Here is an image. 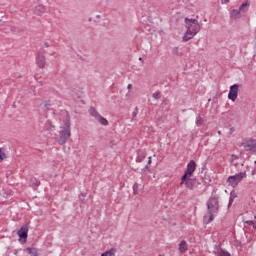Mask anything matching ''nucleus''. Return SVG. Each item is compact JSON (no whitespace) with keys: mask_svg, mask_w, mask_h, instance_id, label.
I'll list each match as a JSON object with an SVG mask.
<instances>
[{"mask_svg":"<svg viewBox=\"0 0 256 256\" xmlns=\"http://www.w3.org/2000/svg\"><path fill=\"white\" fill-rule=\"evenodd\" d=\"M69 137H71V120L69 115L66 114L62 127H60V130L54 135V141H56L58 145H65Z\"/></svg>","mask_w":256,"mask_h":256,"instance_id":"nucleus-1","label":"nucleus"},{"mask_svg":"<svg viewBox=\"0 0 256 256\" xmlns=\"http://www.w3.org/2000/svg\"><path fill=\"white\" fill-rule=\"evenodd\" d=\"M184 23L186 32L182 37V41L183 43H187V41H191V39H193V37H195V35L201 31V24H199V20L189 18H185Z\"/></svg>","mask_w":256,"mask_h":256,"instance_id":"nucleus-2","label":"nucleus"},{"mask_svg":"<svg viewBox=\"0 0 256 256\" xmlns=\"http://www.w3.org/2000/svg\"><path fill=\"white\" fill-rule=\"evenodd\" d=\"M207 211L208 215L204 216V223H211L213 222V219H215V215H217V212L219 211V201L217 198H210L207 203Z\"/></svg>","mask_w":256,"mask_h":256,"instance_id":"nucleus-3","label":"nucleus"},{"mask_svg":"<svg viewBox=\"0 0 256 256\" xmlns=\"http://www.w3.org/2000/svg\"><path fill=\"white\" fill-rule=\"evenodd\" d=\"M246 176L247 174L245 172H240L236 175L230 176L227 179V184L229 185V187H237L239 183H241V181L245 179Z\"/></svg>","mask_w":256,"mask_h":256,"instance_id":"nucleus-4","label":"nucleus"},{"mask_svg":"<svg viewBox=\"0 0 256 256\" xmlns=\"http://www.w3.org/2000/svg\"><path fill=\"white\" fill-rule=\"evenodd\" d=\"M89 113L91 117H93V119H95L97 123H99L100 125H103V127H107L109 125V121L105 119V117H102V115L97 111V109L91 107L89 109Z\"/></svg>","mask_w":256,"mask_h":256,"instance_id":"nucleus-5","label":"nucleus"},{"mask_svg":"<svg viewBox=\"0 0 256 256\" xmlns=\"http://www.w3.org/2000/svg\"><path fill=\"white\" fill-rule=\"evenodd\" d=\"M240 147H243L244 151H256V140L252 138H246L240 143Z\"/></svg>","mask_w":256,"mask_h":256,"instance_id":"nucleus-6","label":"nucleus"},{"mask_svg":"<svg viewBox=\"0 0 256 256\" xmlns=\"http://www.w3.org/2000/svg\"><path fill=\"white\" fill-rule=\"evenodd\" d=\"M237 97H239V85L234 84L230 87L229 93H228V99L230 101H237Z\"/></svg>","mask_w":256,"mask_h":256,"instance_id":"nucleus-7","label":"nucleus"},{"mask_svg":"<svg viewBox=\"0 0 256 256\" xmlns=\"http://www.w3.org/2000/svg\"><path fill=\"white\" fill-rule=\"evenodd\" d=\"M196 168H197V164L195 163V160H191L187 164V169L185 171V174L183 175V179H185V177H192L193 173H195Z\"/></svg>","mask_w":256,"mask_h":256,"instance_id":"nucleus-8","label":"nucleus"},{"mask_svg":"<svg viewBox=\"0 0 256 256\" xmlns=\"http://www.w3.org/2000/svg\"><path fill=\"white\" fill-rule=\"evenodd\" d=\"M45 54L38 52L36 54V65L40 68L43 69V67H45Z\"/></svg>","mask_w":256,"mask_h":256,"instance_id":"nucleus-9","label":"nucleus"},{"mask_svg":"<svg viewBox=\"0 0 256 256\" xmlns=\"http://www.w3.org/2000/svg\"><path fill=\"white\" fill-rule=\"evenodd\" d=\"M180 185H185L187 189H193V180H191V177H185V179H183L182 176Z\"/></svg>","mask_w":256,"mask_h":256,"instance_id":"nucleus-10","label":"nucleus"},{"mask_svg":"<svg viewBox=\"0 0 256 256\" xmlns=\"http://www.w3.org/2000/svg\"><path fill=\"white\" fill-rule=\"evenodd\" d=\"M34 15L41 16L43 13H45V6L43 4H37L34 9Z\"/></svg>","mask_w":256,"mask_h":256,"instance_id":"nucleus-11","label":"nucleus"},{"mask_svg":"<svg viewBox=\"0 0 256 256\" xmlns=\"http://www.w3.org/2000/svg\"><path fill=\"white\" fill-rule=\"evenodd\" d=\"M28 232H29V230L27 229V227H22L18 231V237H20V239H27Z\"/></svg>","mask_w":256,"mask_h":256,"instance_id":"nucleus-12","label":"nucleus"},{"mask_svg":"<svg viewBox=\"0 0 256 256\" xmlns=\"http://www.w3.org/2000/svg\"><path fill=\"white\" fill-rule=\"evenodd\" d=\"M215 253L218 256H231V253H229L227 250H223V248H217Z\"/></svg>","mask_w":256,"mask_h":256,"instance_id":"nucleus-13","label":"nucleus"},{"mask_svg":"<svg viewBox=\"0 0 256 256\" xmlns=\"http://www.w3.org/2000/svg\"><path fill=\"white\" fill-rule=\"evenodd\" d=\"M179 251L181 252V253H185L186 251H187V249H188V245H187V242L185 241V240H182L181 242H180V244H179Z\"/></svg>","mask_w":256,"mask_h":256,"instance_id":"nucleus-14","label":"nucleus"},{"mask_svg":"<svg viewBox=\"0 0 256 256\" xmlns=\"http://www.w3.org/2000/svg\"><path fill=\"white\" fill-rule=\"evenodd\" d=\"M240 15H241V11H239V9H238V10H237V9H234V10H232V11L230 12L231 18H232V19H235V20L239 19Z\"/></svg>","mask_w":256,"mask_h":256,"instance_id":"nucleus-15","label":"nucleus"},{"mask_svg":"<svg viewBox=\"0 0 256 256\" xmlns=\"http://www.w3.org/2000/svg\"><path fill=\"white\" fill-rule=\"evenodd\" d=\"M240 11V13H247V11H249V3L248 2H244L238 9Z\"/></svg>","mask_w":256,"mask_h":256,"instance_id":"nucleus-16","label":"nucleus"},{"mask_svg":"<svg viewBox=\"0 0 256 256\" xmlns=\"http://www.w3.org/2000/svg\"><path fill=\"white\" fill-rule=\"evenodd\" d=\"M235 199H237V193L235 191H232L230 193L228 208L231 207V205H233V201H235Z\"/></svg>","mask_w":256,"mask_h":256,"instance_id":"nucleus-17","label":"nucleus"},{"mask_svg":"<svg viewBox=\"0 0 256 256\" xmlns=\"http://www.w3.org/2000/svg\"><path fill=\"white\" fill-rule=\"evenodd\" d=\"M117 253V250L115 248H111L109 251L104 252L105 256H115Z\"/></svg>","mask_w":256,"mask_h":256,"instance_id":"nucleus-18","label":"nucleus"},{"mask_svg":"<svg viewBox=\"0 0 256 256\" xmlns=\"http://www.w3.org/2000/svg\"><path fill=\"white\" fill-rule=\"evenodd\" d=\"M204 121L205 120L203 119V117H201V116L196 117V127H201V125H203Z\"/></svg>","mask_w":256,"mask_h":256,"instance_id":"nucleus-19","label":"nucleus"},{"mask_svg":"<svg viewBox=\"0 0 256 256\" xmlns=\"http://www.w3.org/2000/svg\"><path fill=\"white\" fill-rule=\"evenodd\" d=\"M143 159H145V153H143V152L138 153V156L136 158V162L141 163L143 161Z\"/></svg>","mask_w":256,"mask_h":256,"instance_id":"nucleus-20","label":"nucleus"},{"mask_svg":"<svg viewBox=\"0 0 256 256\" xmlns=\"http://www.w3.org/2000/svg\"><path fill=\"white\" fill-rule=\"evenodd\" d=\"M7 159V154H5V150L0 148V161H5Z\"/></svg>","mask_w":256,"mask_h":256,"instance_id":"nucleus-21","label":"nucleus"},{"mask_svg":"<svg viewBox=\"0 0 256 256\" xmlns=\"http://www.w3.org/2000/svg\"><path fill=\"white\" fill-rule=\"evenodd\" d=\"M28 253H30L31 256H37L38 251L37 248H27Z\"/></svg>","mask_w":256,"mask_h":256,"instance_id":"nucleus-22","label":"nucleus"},{"mask_svg":"<svg viewBox=\"0 0 256 256\" xmlns=\"http://www.w3.org/2000/svg\"><path fill=\"white\" fill-rule=\"evenodd\" d=\"M46 129H48V131H53L55 129V125L48 122L46 124Z\"/></svg>","mask_w":256,"mask_h":256,"instance_id":"nucleus-23","label":"nucleus"},{"mask_svg":"<svg viewBox=\"0 0 256 256\" xmlns=\"http://www.w3.org/2000/svg\"><path fill=\"white\" fill-rule=\"evenodd\" d=\"M238 157L235 154H232L230 157V163H235V161H237Z\"/></svg>","mask_w":256,"mask_h":256,"instance_id":"nucleus-24","label":"nucleus"},{"mask_svg":"<svg viewBox=\"0 0 256 256\" xmlns=\"http://www.w3.org/2000/svg\"><path fill=\"white\" fill-rule=\"evenodd\" d=\"M137 189H139V183H134L133 185L134 195H137Z\"/></svg>","mask_w":256,"mask_h":256,"instance_id":"nucleus-25","label":"nucleus"},{"mask_svg":"<svg viewBox=\"0 0 256 256\" xmlns=\"http://www.w3.org/2000/svg\"><path fill=\"white\" fill-rule=\"evenodd\" d=\"M152 97H153L154 99H159V93H158V92L153 93V94H152Z\"/></svg>","mask_w":256,"mask_h":256,"instance_id":"nucleus-26","label":"nucleus"},{"mask_svg":"<svg viewBox=\"0 0 256 256\" xmlns=\"http://www.w3.org/2000/svg\"><path fill=\"white\" fill-rule=\"evenodd\" d=\"M247 225H255V222L253 220L246 221Z\"/></svg>","mask_w":256,"mask_h":256,"instance_id":"nucleus-27","label":"nucleus"},{"mask_svg":"<svg viewBox=\"0 0 256 256\" xmlns=\"http://www.w3.org/2000/svg\"><path fill=\"white\" fill-rule=\"evenodd\" d=\"M127 89H128V90L133 89V85H132V84H128Z\"/></svg>","mask_w":256,"mask_h":256,"instance_id":"nucleus-28","label":"nucleus"},{"mask_svg":"<svg viewBox=\"0 0 256 256\" xmlns=\"http://www.w3.org/2000/svg\"><path fill=\"white\" fill-rule=\"evenodd\" d=\"M44 47H49V43L45 42Z\"/></svg>","mask_w":256,"mask_h":256,"instance_id":"nucleus-29","label":"nucleus"},{"mask_svg":"<svg viewBox=\"0 0 256 256\" xmlns=\"http://www.w3.org/2000/svg\"><path fill=\"white\" fill-rule=\"evenodd\" d=\"M222 3H229V0H222Z\"/></svg>","mask_w":256,"mask_h":256,"instance_id":"nucleus-30","label":"nucleus"},{"mask_svg":"<svg viewBox=\"0 0 256 256\" xmlns=\"http://www.w3.org/2000/svg\"><path fill=\"white\" fill-rule=\"evenodd\" d=\"M96 19H101V15H96Z\"/></svg>","mask_w":256,"mask_h":256,"instance_id":"nucleus-31","label":"nucleus"},{"mask_svg":"<svg viewBox=\"0 0 256 256\" xmlns=\"http://www.w3.org/2000/svg\"><path fill=\"white\" fill-rule=\"evenodd\" d=\"M148 163L151 164V157L148 158Z\"/></svg>","mask_w":256,"mask_h":256,"instance_id":"nucleus-32","label":"nucleus"},{"mask_svg":"<svg viewBox=\"0 0 256 256\" xmlns=\"http://www.w3.org/2000/svg\"><path fill=\"white\" fill-rule=\"evenodd\" d=\"M29 3H35V0H29Z\"/></svg>","mask_w":256,"mask_h":256,"instance_id":"nucleus-33","label":"nucleus"},{"mask_svg":"<svg viewBox=\"0 0 256 256\" xmlns=\"http://www.w3.org/2000/svg\"><path fill=\"white\" fill-rule=\"evenodd\" d=\"M36 181V185H39V181L35 180Z\"/></svg>","mask_w":256,"mask_h":256,"instance_id":"nucleus-34","label":"nucleus"},{"mask_svg":"<svg viewBox=\"0 0 256 256\" xmlns=\"http://www.w3.org/2000/svg\"><path fill=\"white\" fill-rule=\"evenodd\" d=\"M255 163H256V161H255Z\"/></svg>","mask_w":256,"mask_h":256,"instance_id":"nucleus-35","label":"nucleus"}]
</instances>
